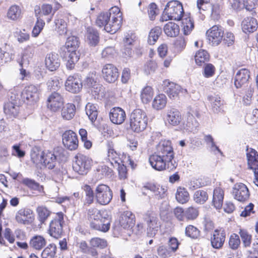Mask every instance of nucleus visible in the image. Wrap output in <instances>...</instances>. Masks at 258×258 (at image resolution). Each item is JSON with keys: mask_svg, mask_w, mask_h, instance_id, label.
<instances>
[{"mask_svg": "<svg viewBox=\"0 0 258 258\" xmlns=\"http://www.w3.org/2000/svg\"><path fill=\"white\" fill-rule=\"evenodd\" d=\"M38 220L41 224H44L51 212L45 206H39L36 209Z\"/></svg>", "mask_w": 258, "mask_h": 258, "instance_id": "nucleus-37", "label": "nucleus"}, {"mask_svg": "<svg viewBox=\"0 0 258 258\" xmlns=\"http://www.w3.org/2000/svg\"><path fill=\"white\" fill-rule=\"evenodd\" d=\"M46 243L45 238L40 235L33 236L29 242L30 246L36 250L41 249Z\"/></svg>", "mask_w": 258, "mask_h": 258, "instance_id": "nucleus-32", "label": "nucleus"}, {"mask_svg": "<svg viewBox=\"0 0 258 258\" xmlns=\"http://www.w3.org/2000/svg\"><path fill=\"white\" fill-rule=\"evenodd\" d=\"M76 161L73 164L74 170L81 175H85L90 171L92 166V160L83 154L76 156Z\"/></svg>", "mask_w": 258, "mask_h": 258, "instance_id": "nucleus-6", "label": "nucleus"}, {"mask_svg": "<svg viewBox=\"0 0 258 258\" xmlns=\"http://www.w3.org/2000/svg\"><path fill=\"white\" fill-rule=\"evenodd\" d=\"M250 77V72L246 69L239 70L235 76L234 85L237 88H241L245 85Z\"/></svg>", "mask_w": 258, "mask_h": 258, "instance_id": "nucleus-21", "label": "nucleus"}, {"mask_svg": "<svg viewBox=\"0 0 258 258\" xmlns=\"http://www.w3.org/2000/svg\"><path fill=\"white\" fill-rule=\"evenodd\" d=\"M166 121L173 126L178 125L182 120L180 112L175 108H171L167 111L165 117Z\"/></svg>", "mask_w": 258, "mask_h": 258, "instance_id": "nucleus-22", "label": "nucleus"}, {"mask_svg": "<svg viewBox=\"0 0 258 258\" xmlns=\"http://www.w3.org/2000/svg\"><path fill=\"white\" fill-rule=\"evenodd\" d=\"M185 232L186 236L191 238H196L200 235L199 230L192 225L187 226Z\"/></svg>", "mask_w": 258, "mask_h": 258, "instance_id": "nucleus-58", "label": "nucleus"}, {"mask_svg": "<svg viewBox=\"0 0 258 258\" xmlns=\"http://www.w3.org/2000/svg\"><path fill=\"white\" fill-rule=\"evenodd\" d=\"M163 85L164 91L171 99H175L178 97L179 94L185 95L187 93L186 90L182 89L180 86L170 82L168 80L164 81Z\"/></svg>", "mask_w": 258, "mask_h": 258, "instance_id": "nucleus-10", "label": "nucleus"}, {"mask_svg": "<svg viewBox=\"0 0 258 258\" xmlns=\"http://www.w3.org/2000/svg\"><path fill=\"white\" fill-rule=\"evenodd\" d=\"M170 214V206L168 203L163 201L160 207V216L164 221L167 220Z\"/></svg>", "mask_w": 258, "mask_h": 258, "instance_id": "nucleus-46", "label": "nucleus"}, {"mask_svg": "<svg viewBox=\"0 0 258 258\" xmlns=\"http://www.w3.org/2000/svg\"><path fill=\"white\" fill-rule=\"evenodd\" d=\"M110 17V19L108 23V24L110 25V27L111 26V25H114L115 24V22L117 21V20L116 19V17L117 18V20H119V23H118V28L117 29V31L120 29L122 21V13L120 12V11L118 7V12H116V13H113V14H112Z\"/></svg>", "mask_w": 258, "mask_h": 258, "instance_id": "nucleus-56", "label": "nucleus"}, {"mask_svg": "<svg viewBox=\"0 0 258 258\" xmlns=\"http://www.w3.org/2000/svg\"><path fill=\"white\" fill-rule=\"evenodd\" d=\"M41 157L45 166L49 169L54 168L57 164V155L54 153L47 152L43 153Z\"/></svg>", "mask_w": 258, "mask_h": 258, "instance_id": "nucleus-25", "label": "nucleus"}, {"mask_svg": "<svg viewBox=\"0 0 258 258\" xmlns=\"http://www.w3.org/2000/svg\"><path fill=\"white\" fill-rule=\"evenodd\" d=\"M113 194L107 185H98L95 190V197L97 203L102 205L108 204L112 199Z\"/></svg>", "mask_w": 258, "mask_h": 258, "instance_id": "nucleus-8", "label": "nucleus"}, {"mask_svg": "<svg viewBox=\"0 0 258 258\" xmlns=\"http://www.w3.org/2000/svg\"><path fill=\"white\" fill-rule=\"evenodd\" d=\"M19 108L18 106L9 102L5 104L4 110L6 114L16 117L18 114Z\"/></svg>", "mask_w": 258, "mask_h": 258, "instance_id": "nucleus-42", "label": "nucleus"}, {"mask_svg": "<svg viewBox=\"0 0 258 258\" xmlns=\"http://www.w3.org/2000/svg\"><path fill=\"white\" fill-rule=\"evenodd\" d=\"M226 233L224 230L216 229H215L211 237V244L212 246L215 249L221 248L225 242Z\"/></svg>", "mask_w": 258, "mask_h": 258, "instance_id": "nucleus-16", "label": "nucleus"}, {"mask_svg": "<svg viewBox=\"0 0 258 258\" xmlns=\"http://www.w3.org/2000/svg\"><path fill=\"white\" fill-rule=\"evenodd\" d=\"M176 200L181 204L186 203L189 200V194L184 187H179L175 195Z\"/></svg>", "mask_w": 258, "mask_h": 258, "instance_id": "nucleus-39", "label": "nucleus"}, {"mask_svg": "<svg viewBox=\"0 0 258 258\" xmlns=\"http://www.w3.org/2000/svg\"><path fill=\"white\" fill-rule=\"evenodd\" d=\"M239 234L241 238L244 246H249L251 243V235L249 234L247 231L243 229L240 230Z\"/></svg>", "mask_w": 258, "mask_h": 258, "instance_id": "nucleus-50", "label": "nucleus"}, {"mask_svg": "<svg viewBox=\"0 0 258 258\" xmlns=\"http://www.w3.org/2000/svg\"><path fill=\"white\" fill-rule=\"evenodd\" d=\"M165 33L170 37H175L179 32V27L178 25L173 22H169L164 27Z\"/></svg>", "mask_w": 258, "mask_h": 258, "instance_id": "nucleus-35", "label": "nucleus"}, {"mask_svg": "<svg viewBox=\"0 0 258 258\" xmlns=\"http://www.w3.org/2000/svg\"><path fill=\"white\" fill-rule=\"evenodd\" d=\"M159 155L161 156L165 161L167 162L169 164L171 165L170 169H172L175 168L176 165H175V162L174 163L172 162V159L174 157L173 151L169 152H163L162 154Z\"/></svg>", "mask_w": 258, "mask_h": 258, "instance_id": "nucleus-57", "label": "nucleus"}, {"mask_svg": "<svg viewBox=\"0 0 258 258\" xmlns=\"http://www.w3.org/2000/svg\"><path fill=\"white\" fill-rule=\"evenodd\" d=\"M22 183L33 190H38L39 188V184L38 183L36 182L34 180L28 178L23 179Z\"/></svg>", "mask_w": 258, "mask_h": 258, "instance_id": "nucleus-62", "label": "nucleus"}, {"mask_svg": "<svg viewBox=\"0 0 258 258\" xmlns=\"http://www.w3.org/2000/svg\"><path fill=\"white\" fill-rule=\"evenodd\" d=\"M124 208H121L120 211L119 224L120 226L125 229H128L129 228V212L127 210H124Z\"/></svg>", "mask_w": 258, "mask_h": 258, "instance_id": "nucleus-41", "label": "nucleus"}, {"mask_svg": "<svg viewBox=\"0 0 258 258\" xmlns=\"http://www.w3.org/2000/svg\"><path fill=\"white\" fill-rule=\"evenodd\" d=\"M199 113L197 109L190 108L187 113L186 126L190 130L196 128L198 126V122L195 118V116H199Z\"/></svg>", "mask_w": 258, "mask_h": 258, "instance_id": "nucleus-29", "label": "nucleus"}, {"mask_svg": "<svg viewBox=\"0 0 258 258\" xmlns=\"http://www.w3.org/2000/svg\"><path fill=\"white\" fill-rule=\"evenodd\" d=\"M79 44V38L71 36L68 37L65 45L60 48V55L67 61L66 66L70 70L74 68L75 63L79 59V55L77 53Z\"/></svg>", "mask_w": 258, "mask_h": 258, "instance_id": "nucleus-1", "label": "nucleus"}, {"mask_svg": "<svg viewBox=\"0 0 258 258\" xmlns=\"http://www.w3.org/2000/svg\"><path fill=\"white\" fill-rule=\"evenodd\" d=\"M247 0H233L231 3V6L233 9L237 11H240L245 8L249 10L250 8L247 5Z\"/></svg>", "mask_w": 258, "mask_h": 258, "instance_id": "nucleus-53", "label": "nucleus"}, {"mask_svg": "<svg viewBox=\"0 0 258 258\" xmlns=\"http://www.w3.org/2000/svg\"><path fill=\"white\" fill-rule=\"evenodd\" d=\"M33 212L28 208L20 209L16 214V221L19 224L27 225L33 218Z\"/></svg>", "mask_w": 258, "mask_h": 258, "instance_id": "nucleus-18", "label": "nucleus"}, {"mask_svg": "<svg viewBox=\"0 0 258 258\" xmlns=\"http://www.w3.org/2000/svg\"><path fill=\"white\" fill-rule=\"evenodd\" d=\"M86 114L92 122H94L98 116L97 106L91 103H88L85 107Z\"/></svg>", "mask_w": 258, "mask_h": 258, "instance_id": "nucleus-36", "label": "nucleus"}, {"mask_svg": "<svg viewBox=\"0 0 258 258\" xmlns=\"http://www.w3.org/2000/svg\"><path fill=\"white\" fill-rule=\"evenodd\" d=\"M21 13V11L19 7L14 5L11 6L9 9L8 17L12 20H15L20 17Z\"/></svg>", "mask_w": 258, "mask_h": 258, "instance_id": "nucleus-48", "label": "nucleus"}, {"mask_svg": "<svg viewBox=\"0 0 258 258\" xmlns=\"http://www.w3.org/2000/svg\"><path fill=\"white\" fill-rule=\"evenodd\" d=\"M56 247L53 243L48 244L41 253L42 258H53L56 254Z\"/></svg>", "mask_w": 258, "mask_h": 258, "instance_id": "nucleus-45", "label": "nucleus"}, {"mask_svg": "<svg viewBox=\"0 0 258 258\" xmlns=\"http://www.w3.org/2000/svg\"><path fill=\"white\" fill-rule=\"evenodd\" d=\"M63 103L61 95L56 92L51 93L47 99V107L52 111H56L59 109Z\"/></svg>", "mask_w": 258, "mask_h": 258, "instance_id": "nucleus-19", "label": "nucleus"}, {"mask_svg": "<svg viewBox=\"0 0 258 258\" xmlns=\"http://www.w3.org/2000/svg\"><path fill=\"white\" fill-rule=\"evenodd\" d=\"M145 220L147 222L148 227L158 228L160 226V223L156 215L152 211H148L144 217Z\"/></svg>", "mask_w": 258, "mask_h": 258, "instance_id": "nucleus-28", "label": "nucleus"}, {"mask_svg": "<svg viewBox=\"0 0 258 258\" xmlns=\"http://www.w3.org/2000/svg\"><path fill=\"white\" fill-rule=\"evenodd\" d=\"M55 29L60 35L66 34L67 32V23L63 19H58L55 21Z\"/></svg>", "mask_w": 258, "mask_h": 258, "instance_id": "nucleus-51", "label": "nucleus"}, {"mask_svg": "<svg viewBox=\"0 0 258 258\" xmlns=\"http://www.w3.org/2000/svg\"><path fill=\"white\" fill-rule=\"evenodd\" d=\"M215 71L214 66L211 63H207L204 67L203 75L206 78H210L214 75Z\"/></svg>", "mask_w": 258, "mask_h": 258, "instance_id": "nucleus-63", "label": "nucleus"}, {"mask_svg": "<svg viewBox=\"0 0 258 258\" xmlns=\"http://www.w3.org/2000/svg\"><path fill=\"white\" fill-rule=\"evenodd\" d=\"M153 96V90L150 86L145 87L141 93V98L144 103L149 102Z\"/></svg>", "mask_w": 258, "mask_h": 258, "instance_id": "nucleus-43", "label": "nucleus"}, {"mask_svg": "<svg viewBox=\"0 0 258 258\" xmlns=\"http://www.w3.org/2000/svg\"><path fill=\"white\" fill-rule=\"evenodd\" d=\"M88 218L90 221V227L104 232L110 228V220L103 217L101 212L96 208H90L88 211Z\"/></svg>", "mask_w": 258, "mask_h": 258, "instance_id": "nucleus-2", "label": "nucleus"}, {"mask_svg": "<svg viewBox=\"0 0 258 258\" xmlns=\"http://www.w3.org/2000/svg\"><path fill=\"white\" fill-rule=\"evenodd\" d=\"M208 100L211 103V108L215 113H218L221 110V107L223 105V101L217 95L208 97Z\"/></svg>", "mask_w": 258, "mask_h": 258, "instance_id": "nucleus-34", "label": "nucleus"}, {"mask_svg": "<svg viewBox=\"0 0 258 258\" xmlns=\"http://www.w3.org/2000/svg\"><path fill=\"white\" fill-rule=\"evenodd\" d=\"M76 107L73 104L68 103L61 110L62 117L66 120H71L75 116Z\"/></svg>", "mask_w": 258, "mask_h": 258, "instance_id": "nucleus-31", "label": "nucleus"}, {"mask_svg": "<svg viewBox=\"0 0 258 258\" xmlns=\"http://www.w3.org/2000/svg\"><path fill=\"white\" fill-rule=\"evenodd\" d=\"M52 11V7L50 4H44L41 7L36 5L34 7L35 16L36 18H40L42 16H48Z\"/></svg>", "mask_w": 258, "mask_h": 258, "instance_id": "nucleus-27", "label": "nucleus"}, {"mask_svg": "<svg viewBox=\"0 0 258 258\" xmlns=\"http://www.w3.org/2000/svg\"><path fill=\"white\" fill-rule=\"evenodd\" d=\"M147 122L146 114L141 109H135L130 114V128L134 132L144 131L146 128Z\"/></svg>", "mask_w": 258, "mask_h": 258, "instance_id": "nucleus-5", "label": "nucleus"}, {"mask_svg": "<svg viewBox=\"0 0 258 258\" xmlns=\"http://www.w3.org/2000/svg\"><path fill=\"white\" fill-rule=\"evenodd\" d=\"M104 80L110 83H114L118 78V69L112 64H105L102 70Z\"/></svg>", "mask_w": 258, "mask_h": 258, "instance_id": "nucleus-14", "label": "nucleus"}, {"mask_svg": "<svg viewBox=\"0 0 258 258\" xmlns=\"http://www.w3.org/2000/svg\"><path fill=\"white\" fill-rule=\"evenodd\" d=\"M87 37L89 44L91 46H95L99 42V33L97 31L92 28H89L87 30Z\"/></svg>", "mask_w": 258, "mask_h": 258, "instance_id": "nucleus-38", "label": "nucleus"}, {"mask_svg": "<svg viewBox=\"0 0 258 258\" xmlns=\"http://www.w3.org/2000/svg\"><path fill=\"white\" fill-rule=\"evenodd\" d=\"M181 3L177 1L169 2L165 6L162 16V21L168 20L179 21L184 17Z\"/></svg>", "mask_w": 258, "mask_h": 258, "instance_id": "nucleus-3", "label": "nucleus"}, {"mask_svg": "<svg viewBox=\"0 0 258 258\" xmlns=\"http://www.w3.org/2000/svg\"><path fill=\"white\" fill-rule=\"evenodd\" d=\"M173 150L171 143L169 141L160 142L157 147V153L162 154L163 152H169Z\"/></svg>", "mask_w": 258, "mask_h": 258, "instance_id": "nucleus-49", "label": "nucleus"}, {"mask_svg": "<svg viewBox=\"0 0 258 258\" xmlns=\"http://www.w3.org/2000/svg\"><path fill=\"white\" fill-rule=\"evenodd\" d=\"M166 103V96L164 94H160L156 95L154 98L152 103V107L155 109L161 110L165 107Z\"/></svg>", "mask_w": 258, "mask_h": 258, "instance_id": "nucleus-33", "label": "nucleus"}, {"mask_svg": "<svg viewBox=\"0 0 258 258\" xmlns=\"http://www.w3.org/2000/svg\"><path fill=\"white\" fill-rule=\"evenodd\" d=\"M109 117L112 123L120 124L124 121L126 115L124 111L121 108L114 107L110 110Z\"/></svg>", "mask_w": 258, "mask_h": 258, "instance_id": "nucleus-20", "label": "nucleus"}, {"mask_svg": "<svg viewBox=\"0 0 258 258\" xmlns=\"http://www.w3.org/2000/svg\"><path fill=\"white\" fill-rule=\"evenodd\" d=\"M84 191L86 196L85 203L89 205L92 204L94 201V194L93 190L90 185H86L84 186Z\"/></svg>", "mask_w": 258, "mask_h": 258, "instance_id": "nucleus-55", "label": "nucleus"}, {"mask_svg": "<svg viewBox=\"0 0 258 258\" xmlns=\"http://www.w3.org/2000/svg\"><path fill=\"white\" fill-rule=\"evenodd\" d=\"M65 87L66 90L70 92L79 93L82 88V82L80 76L78 74L70 76L66 82Z\"/></svg>", "mask_w": 258, "mask_h": 258, "instance_id": "nucleus-12", "label": "nucleus"}, {"mask_svg": "<svg viewBox=\"0 0 258 258\" xmlns=\"http://www.w3.org/2000/svg\"><path fill=\"white\" fill-rule=\"evenodd\" d=\"M158 255L162 258H168L171 256V250L164 245L160 246L157 249Z\"/></svg>", "mask_w": 258, "mask_h": 258, "instance_id": "nucleus-60", "label": "nucleus"}, {"mask_svg": "<svg viewBox=\"0 0 258 258\" xmlns=\"http://www.w3.org/2000/svg\"><path fill=\"white\" fill-rule=\"evenodd\" d=\"M240 244L239 236L235 233L232 234L229 240V247L232 249H236Z\"/></svg>", "mask_w": 258, "mask_h": 258, "instance_id": "nucleus-59", "label": "nucleus"}, {"mask_svg": "<svg viewBox=\"0 0 258 258\" xmlns=\"http://www.w3.org/2000/svg\"><path fill=\"white\" fill-rule=\"evenodd\" d=\"M207 35L209 40L212 43V45L217 46L222 40L224 31L221 26L215 25L207 31Z\"/></svg>", "mask_w": 258, "mask_h": 258, "instance_id": "nucleus-13", "label": "nucleus"}, {"mask_svg": "<svg viewBox=\"0 0 258 258\" xmlns=\"http://www.w3.org/2000/svg\"><path fill=\"white\" fill-rule=\"evenodd\" d=\"M247 164L251 169H255L258 166V154L257 152L252 149L246 154Z\"/></svg>", "mask_w": 258, "mask_h": 258, "instance_id": "nucleus-30", "label": "nucleus"}, {"mask_svg": "<svg viewBox=\"0 0 258 258\" xmlns=\"http://www.w3.org/2000/svg\"><path fill=\"white\" fill-rule=\"evenodd\" d=\"M131 229L132 234L138 238L141 236L144 231L143 224L141 223H138L137 225L132 227Z\"/></svg>", "mask_w": 258, "mask_h": 258, "instance_id": "nucleus-64", "label": "nucleus"}, {"mask_svg": "<svg viewBox=\"0 0 258 258\" xmlns=\"http://www.w3.org/2000/svg\"><path fill=\"white\" fill-rule=\"evenodd\" d=\"M90 244L93 247H98L102 249L107 246V241L103 239L94 237L90 240Z\"/></svg>", "mask_w": 258, "mask_h": 258, "instance_id": "nucleus-54", "label": "nucleus"}, {"mask_svg": "<svg viewBox=\"0 0 258 258\" xmlns=\"http://www.w3.org/2000/svg\"><path fill=\"white\" fill-rule=\"evenodd\" d=\"M45 61L46 68L50 71H55L60 66L58 55L55 53L47 54Z\"/></svg>", "mask_w": 258, "mask_h": 258, "instance_id": "nucleus-23", "label": "nucleus"}, {"mask_svg": "<svg viewBox=\"0 0 258 258\" xmlns=\"http://www.w3.org/2000/svg\"><path fill=\"white\" fill-rule=\"evenodd\" d=\"M64 215L62 212L57 213L49 224V234L55 238L60 237L63 233Z\"/></svg>", "mask_w": 258, "mask_h": 258, "instance_id": "nucleus-7", "label": "nucleus"}, {"mask_svg": "<svg viewBox=\"0 0 258 258\" xmlns=\"http://www.w3.org/2000/svg\"><path fill=\"white\" fill-rule=\"evenodd\" d=\"M166 189L159 185H155L154 190L152 192L154 194V196L158 199H163L165 197Z\"/></svg>", "mask_w": 258, "mask_h": 258, "instance_id": "nucleus-61", "label": "nucleus"}, {"mask_svg": "<svg viewBox=\"0 0 258 258\" xmlns=\"http://www.w3.org/2000/svg\"><path fill=\"white\" fill-rule=\"evenodd\" d=\"M224 191L220 187H216L213 191V204L217 209L222 208L224 199Z\"/></svg>", "mask_w": 258, "mask_h": 258, "instance_id": "nucleus-26", "label": "nucleus"}, {"mask_svg": "<svg viewBox=\"0 0 258 258\" xmlns=\"http://www.w3.org/2000/svg\"><path fill=\"white\" fill-rule=\"evenodd\" d=\"M162 30L159 27H155L152 29L149 34L148 42L150 45H153L158 40L161 34Z\"/></svg>", "mask_w": 258, "mask_h": 258, "instance_id": "nucleus-40", "label": "nucleus"}, {"mask_svg": "<svg viewBox=\"0 0 258 258\" xmlns=\"http://www.w3.org/2000/svg\"><path fill=\"white\" fill-rule=\"evenodd\" d=\"M208 199V195L207 192L203 190L196 191L194 196V201L198 204H204Z\"/></svg>", "mask_w": 258, "mask_h": 258, "instance_id": "nucleus-47", "label": "nucleus"}, {"mask_svg": "<svg viewBox=\"0 0 258 258\" xmlns=\"http://www.w3.org/2000/svg\"><path fill=\"white\" fill-rule=\"evenodd\" d=\"M241 26L243 32L245 33H252L257 29V21L252 17H246L242 21Z\"/></svg>", "mask_w": 258, "mask_h": 258, "instance_id": "nucleus-24", "label": "nucleus"}, {"mask_svg": "<svg viewBox=\"0 0 258 258\" xmlns=\"http://www.w3.org/2000/svg\"><path fill=\"white\" fill-rule=\"evenodd\" d=\"M232 192L235 199L240 202L246 201L249 197V192L247 186L242 183L235 184Z\"/></svg>", "mask_w": 258, "mask_h": 258, "instance_id": "nucleus-15", "label": "nucleus"}, {"mask_svg": "<svg viewBox=\"0 0 258 258\" xmlns=\"http://www.w3.org/2000/svg\"><path fill=\"white\" fill-rule=\"evenodd\" d=\"M118 12L117 7H113L111 8L108 12H102L97 16L96 20V24L97 26L101 28L104 27V29L110 34H114L117 31L118 25L119 23V20L116 17L117 21L115 22V24L111 25L108 24V21L110 19L111 14L116 13Z\"/></svg>", "mask_w": 258, "mask_h": 258, "instance_id": "nucleus-4", "label": "nucleus"}, {"mask_svg": "<svg viewBox=\"0 0 258 258\" xmlns=\"http://www.w3.org/2000/svg\"><path fill=\"white\" fill-rule=\"evenodd\" d=\"M45 25V22L43 20L40 18H37V22L33 27L32 31V36L37 37L40 34Z\"/></svg>", "mask_w": 258, "mask_h": 258, "instance_id": "nucleus-52", "label": "nucleus"}, {"mask_svg": "<svg viewBox=\"0 0 258 258\" xmlns=\"http://www.w3.org/2000/svg\"><path fill=\"white\" fill-rule=\"evenodd\" d=\"M195 58L196 63L202 66L203 63L209 61V55L206 50H200L196 53Z\"/></svg>", "mask_w": 258, "mask_h": 258, "instance_id": "nucleus-44", "label": "nucleus"}, {"mask_svg": "<svg viewBox=\"0 0 258 258\" xmlns=\"http://www.w3.org/2000/svg\"><path fill=\"white\" fill-rule=\"evenodd\" d=\"M62 143L67 149L75 150L78 147L79 141L77 134L71 130L66 131L62 136Z\"/></svg>", "mask_w": 258, "mask_h": 258, "instance_id": "nucleus-11", "label": "nucleus"}, {"mask_svg": "<svg viewBox=\"0 0 258 258\" xmlns=\"http://www.w3.org/2000/svg\"><path fill=\"white\" fill-rule=\"evenodd\" d=\"M22 98L28 104H33L39 99L38 87L31 85L26 87L22 92Z\"/></svg>", "mask_w": 258, "mask_h": 258, "instance_id": "nucleus-9", "label": "nucleus"}, {"mask_svg": "<svg viewBox=\"0 0 258 258\" xmlns=\"http://www.w3.org/2000/svg\"><path fill=\"white\" fill-rule=\"evenodd\" d=\"M149 161L152 167L158 171H162L166 169H170L171 165L167 163L157 153L151 155L149 158Z\"/></svg>", "mask_w": 258, "mask_h": 258, "instance_id": "nucleus-17", "label": "nucleus"}]
</instances>
